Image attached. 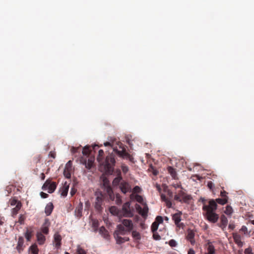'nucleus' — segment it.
<instances>
[{
	"label": "nucleus",
	"instance_id": "nucleus-14",
	"mask_svg": "<svg viewBox=\"0 0 254 254\" xmlns=\"http://www.w3.org/2000/svg\"><path fill=\"white\" fill-rule=\"evenodd\" d=\"M195 232L191 229H188L186 239L189 241L192 245H194L195 241L194 240Z\"/></svg>",
	"mask_w": 254,
	"mask_h": 254
},
{
	"label": "nucleus",
	"instance_id": "nucleus-59",
	"mask_svg": "<svg viewBox=\"0 0 254 254\" xmlns=\"http://www.w3.org/2000/svg\"><path fill=\"white\" fill-rule=\"evenodd\" d=\"M228 228L231 230H233L235 228V225L233 224H229Z\"/></svg>",
	"mask_w": 254,
	"mask_h": 254
},
{
	"label": "nucleus",
	"instance_id": "nucleus-26",
	"mask_svg": "<svg viewBox=\"0 0 254 254\" xmlns=\"http://www.w3.org/2000/svg\"><path fill=\"white\" fill-rule=\"evenodd\" d=\"M99 233L102 236H103L104 238L106 239H107L109 237L108 232L104 226H102L100 228Z\"/></svg>",
	"mask_w": 254,
	"mask_h": 254
},
{
	"label": "nucleus",
	"instance_id": "nucleus-20",
	"mask_svg": "<svg viewBox=\"0 0 254 254\" xmlns=\"http://www.w3.org/2000/svg\"><path fill=\"white\" fill-rule=\"evenodd\" d=\"M220 219H221V222H220V223L219 224V226L222 230H224V228H225L227 225L228 219H227V217L224 215H223L221 216Z\"/></svg>",
	"mask_w": 254,
	"mask_h": 254
},
{
	"label": "nucleus",
	"instance_id": "nucleus-11",
	"mask_svg": "<svg viewBox=\"0 0 254 254\" xmlns=\"http://www.w3.org/2000/svg\"><path fill=\"white\" fill-rule=\"evenodd\" d=\"M135 208L138 213L143 218H146L147 216L148 208L146 204H144L143 208H142L139 205L136 204Z\"/></svg>",
	"mask_w": 254,
	"mask_h": 254
},
{
	"label": "nucleus",
	"instance_id": "nucleus-40",
	"mask_svg": "<svg viewBox=\"0 0 254 254\" xmlns=\"http://www.w3.org/2000/svg\"><path fill=\"white\" fill-rule=\"evenodd\" d=\"M25 219V217L23 215L21 214L19 216V218H18V222L20 224H24Z\"/></svg>",
	"mask_w": 254,
	"mask_h": 254
},
{
	"label": "nucleus",
	"instance_id": "nucleus-52",
	"mask_svg": "<svg viewBox=\"0 0 254 254\" xmlns=\"http://www.w3.org/2000/svg\"><path fill=\"white\" fill-rule=\"evenodd\" d=\"M174 199L179 202L182 201V197L179 195L178 194L175 195Z\"/></svg>",
	"mask_w": 254,
	"mask_h": 254
},
{
	"label": "nucleus",
	"instance_id": "nucleus-24",
	"mask_svg": "<svg viewBox=\"0 0 254 254\" xmlns=\"http://www.w3.org/2000/svg\"><path fill=\"white\" fill-rule=\"evenodd\" d=\"M33 235V230L31 228L27 229L25 233V237L28 241H30Z\"/></svg>",
	"mask_w": 254,
	"mask_h": 254
},
{
	"label": "nucleus",
	"instance_id": "nucleus-15",
	"mask_svg": "<svg viewBox=\"0 0 254 254\" xmlns=\"http://www.w3.org/2000/svg\"><path fill=\"white\" fill-rule=\"evenodd\" d=\"M83 203L80 202L74 210V215L78 219L82 216Z\"/></svg>",
	"mask_w": 254,
	"mask_h": 254
},
{
	"label": "nucleus",
	"instance_id": "nucleus-4",
	"mask_svg": "<svg viewBox=\"0 0 254 254\" xmlns=\"http://www.w3.org/2000/svg\"><path fill=\"white\" fill-rule=\"evenodd\" d=\"M114 141L115 139L110 140L109 141L105 142L104 144L105 146L112 147L113 149V151L120 157L123 158H127L129 159L130 161H131L132 157L126 151V149L122 146V144L121 142H118L117 144L119 146V148L122 149V150H118L117 147H114Z\"/></svg>",
	"mask_w": 254,
	"mask_h": 254
},
{
	"label": "nucleus",
	"instance_id": "nucleus-28",
	"mask_svg": "<svg viewBox=\"0 0 254 254\" xmlns=\"http://www.w3.org/2000/svg\"><path fill=\"white\" fill-rule=\"evenodd\" d=\"M21 203H18L16 206L12 209V215H16L21 207Z\"/></svg>",
	"mask_w": 254,
	"mask_h": 254
},
{
	"label": "nucleus",
	"instance_id": "nucleus-53",
	"mask_svg": "<svg viewBox=\"0 0 254 254\" xmlns=\"http://www.w3.org/2000/svg\"><path fill=\"white\" fill-rule=\"evenodd\" d=\"M76 192V189H75L73 187L71 189V190L70 191V194L72 196L75 194Z\"/></svg>",
	"mask_w": 254,
	"mask_h": 254
},
{
	"label": "nucleus",
	"instance_id": "nucleus-56",
	"mask_svg": "<svg viewBox=\"0 0 254 254\" xmlns=\"http://www.w3.org/2000/svg\"><path fill=\"white\" fill-rule=\"evenodd\" d=\"M40 194H41V196L43 198H46L48 196V194H47L45 192H41Z\"/></svg>",
	"mask_w": 254,
	"mask_h": 254
},
{
	"label": "nucleus",
	"instance_id": "nucleus-17",
	"mask_svg": "<svg viewBox=\"0 0 254 254\" xmlns=\"http://www.w3.org/2000/svg\"><path fill=\"white\" fill-rule=\"evenodd\" d=\"M120 235H122L120 234H118L117 233V230L116 231H115V233H114V236L116 239L117 243L118 244H122L125 242L129 241V238H128V237L123 238V237H121Z\"/></svg>",
	"mask_w": 254,
	"mask_h": 254
},
{
	"label": "nucleus",
	"instance_id": "nucleus-19",
	"mask_svg": "<svg viewBox=\"0 0 254 254\" xmlns=\"http://www.w3.org/2000/svg\"><path fill=\"white\" fill-rule=\"evenodd\" d=\"M69 189V185L65 182L60 189V191L62 196L65 197L67 195Z\"/></svg>",
	"mask_w": 254,
	"mask_h": 254
},
{
	"label": "nucleus",
	"instance_id": "nucleus-5",
	"mask_svg": "<svg viewBox=\"0 0 254 254\" xmlns=\"http://www.w3.org/2000/svg\"><path fill=\"white\" fill-rule=\"evenodd\" d=\"M121 224L117 225V233L124 235L127 233L130 232L133 229V224L131 220L120 218Z\"/></svg>",
	"mask_w": 254,
	"mask_h": 254
},
{
	"label": "nucleus",
	"instance_id": "nucleus-30",
	"mask_svg": "<svg viewBox=\"0 0 254 254\" xmlns=\"http://www.w3.org/2000/svg\"><path fill=\"white\" fill-rule=\"evenodd\" d=\"M206 254H215L214 247L212 245H209L207 248V253Z\"/></svg>",
	"mask_w": 254,
	"mask_h": 254
},
{
	"label": "nucleus",
	"instance_id": "nucleus-61",
	"mask_svg": "<svg viewBox=\"0 0 254 254\" xmlns=\"http://www.w3.org/2000/svg\"><path fill=\"white\" fill-rule=\"evenodd\" d=\"M77 150V148H74V147H72L71 149V151L73 153H75Z\"/></svg>",
	"mask_w": 254,
	"mask_h": 254
},
{
	"label": "nucleus",
	"instance_id": "nucleus-12",
	"mask_svg": "<svg viewBox=\"0 0 254 254\" xmlns=\"http://www.w3.org/2000/svg\"><path fill=\"white\" fill-rule=\"evenodd\" d=\"M80 161L81 163L85 165V167L87 169H90L93 166V164L94 161V158L92 157H90L88 159V160H87L86 158H82L81 159Z\"/></svg>",
	"mask_w": 254,
	"mask_h": 254
},
{
	"label": "nucleus",
	"instance_id": "nucleus-25",
	"mask_svg": "<svg viewBox=\"0 0 254 254\" xmlns=\"http://www.w3.org/2000/svg\"><path fill=\"white\" fill-rule=\"evenodd\" d=\"M29 251L31 254H38L39 249L36 244L32 245L29 248Z\"/></svg>",
	"mask_w": 254,
	"mask_h": 254
},
{
	"label": "nucleus",
	"instance_id": "nucleus-18",
	"mask_svg": "<svg viewBox=\"0 0 254 254\" xmlns=\"http://www.w3.org/2000/svg\"><path fill=\"white\" fill-rule=\"evenodd\" d=\"M233 237L235 243L237 244L238 247H242L243 245V242L242 241L241 236L239 234L234 233Z\"/></svg>",
	"mask_w": 254,
	"mask_h": 254
},
{
	"label": "nucleus",
	"instance_id": "nucleus-63",
	"mask_svg": "<svg viewBox=\"0 0 254 254\" xmlns=\"http://www.w3.org/2000/svg\"><path fill=\"white\" fill-rule=\"evenodd\" d=\"M3 222L0 220V226L2 224Z\"/></svg>",
	"mask_w": 254,
	"mask_h": 254
},
{
	"label": "nucleus",
	"instance_id": "nucleus-49",
	"mask_svg": "<svg viewBox=\"0 0 254 254\" xmlns=\"http://www.w3.org/2000/svg\"><path fill=\"white\" fill-rule=\"evenodd\" d=\"M42 231L45 234H48L49 232V228L47 227H43L42 228Z\"/></svg>",
	"mask_w": 254,
	"mask_h": 254
},
{
	"label": "nucleus",
	"instance_id": "nucleus-64",
	"mask_svg": "<svg viewBox=\"0 0 254 254\" xmlns=\"http://www.w3.org/2000/svg\"><path fill=\"white\" fill-rule=\"evenodd\" d=\"M64 254H69V253H68V252H65V253H64Z\"/></svg>",
	"mask_w": 254,
	"mask_h": 254
},
{
	"label": "nucleus",
	"instance_id": "nucleus-7",
	"mask_svg": "<svg viewBox=\"0 0 254 254\" xmlns=\"http://www.w3.org/2000/svg\"><path fill=\"white\" fill-rule=\"evenodd\" d=\"M57 188V184L56 182H51L50 180H47L44 184L42 189L44 190H48V192L50 193H53Z\"/></svg>",
	"mask_w": 254,
	"mask_h": 254
},
{
	"label": "nucleus",
	"instance_id": "nucleus-42",
	"mask_svg": "<svg viewBox=\"0 0 254 254\" xmlns=\"http://www.w3.org/2000/svg\"><path fill=\"white\" fill-rule=\"evenodd\" d=\"M122 170L124 173L126 174L128 171V167L125 164L121 166Z\"/></svg>",
	"mask_w": 254,
	"mask_h": 254
},
{
	"label": "nucleus",
	"instance_id": "nucleus-10",
	"mask_svg": "<svg viewBox=\"0 0 254 254\" xmlns=\"http://www.w3.org/2000/svg\"><path fill=\"white\" fill-rule=\"evenodd\" d=\"M72 171V163L71 160L68 161L65 165L64 175L67 179H69L71 177V173Z\"/></svg>",
	"mask_w": 254,
	"mask_h": 254
},
{
	"label": "nucleus",
	"instance_id": "nucleus-32",
	"mask_svg": "<svg viewBox=\"0 0 254 254\" xmlns=\"http://www.w3.org/2000/svg\"><path fill=\"white\" fill-rule=\"evenodd\" d=\"M158 223L157 222H154L151 225V229L153 233L155 232L158 228Z\"/></svg>",
	"mask_w": 254,
	"mask_h": 254
},
{
	"label": "nucleus",
	"instance_id": "nucleus-43",
	"mask_svg": "<svg viewBox=\"0 0 254 254\" xmlns=\"http://www.w3.org/2000/svg\"><path fill=\"white\" fill-rule=\"evenodd\" d=\"M76 254H86V252L81 248H78Z\"/></svg>",
	"mask_w": 254,
	"mask_h": 254
},
{
	"label": "nucleus",
	"instance_id": "nucleus-33",
	"mask_svg": "<svg viewBox=\"0 0 254 254\" xmlns=\"http://www.w3.org/2000/svg\"><path fill=\"white\" fill-rule=\"evenodd\" d=\"M233 209L231 206L228 205L226 207L224 212L227 215H231L233 213Z\"/></svg>",
	"mask_w": 254,
	"mask_h": 254
},
{
	"label": "nucleus",
	"instance_id": "nucleus-41",
	"mask_svg": "<svg viewBox=\"0 0 254 254\" xmlns=\"http://www.w3.org/2000/svg\"><path fill=\"white\" fill-rule=\"evenodd\" d=\"M168 244L171 247H175L177 245V242L174 239H171L168 242Z\"/></svg>",
	"mask_w": 254,
	"mask_h": 254
},
{
	"label": "nucleus",
	"instance_id": "nucleus-38",
	"mask_svg": "<svg viewBox=\"0 0 254 254\" xmlns=\"http://www.w3.org/2000/svg\"><path fill=\"white\" fill-rule=\"evenodd\" d=\"M89 153H90V149H89V147H85L84 148H83L82 154L84 155H85V156L88 155L89 154Z\"/></svg>",
	"mask_w": 254,
	"mask_h": 254
},
{
	"label": "nucleus",
	"instance_id": "nucleus-31",
	"mask_svg": "<svg viewBox=\"0 0 254 254\" xmlns=\"http://www.w3.org/2000/svg\"><path fill=\"white\" fill-rule=\"evenodd\" d=\"M191 199V197L190 195L187 194L186 193L182 197V201L185 203L188 202Z\"/></svg>",
	"mask_w": 254,
	"mask_h": 254
},
{
	"label": "nucleus",
	"instance_id": "nucleus-44",
	"mask_svg": "<svg viewBox=\"0 0 254 254\" xmlns=\"http://www.w3.org/2000/svg\"><path fill=\"white\" fill-rule=\"evenodd\" d=\"M135 199L139 203H142L143 201L142 197L141 195L138 194L135 195Z\"/></svg>",
	"mask_w": 254,
	"mask_h": 254
},
{
	"label": "nucleus",
	"instance_id": "nucleus-48",
	"mask_svg": "<svg viewBox=\"0 0 254 254\" xmlns=\"http://www.w3.org/2000/svg\"><path fill=\"white\" fill-rule=\"evenodd\" d=\"M172 186L175 189L181 188V189H183L181 183H174L172 185Z\"/></svg>",
	"mask_w": 254,
	"mask_h": 254
},
{
	"label": "nucleus",
	"instance_id": "nucleus-55",
	"mask_svg": "<svg viewBox=\"0 0 254 254\" xmlns=\"http://www.w3.org/2000/svg\"><path fill=\"white\" fill-rule=\"evenodd\" d=\"M50 157H52L53 158H55L56 156V153L54 151H51L49 155Z\"/></svg>",
	"mask_w": 254,
	"mask_h": 254
},
{
	"label": "nucleus",
	"instance_id": "nucleus-3",
	"mask_svg": "<svg viewBox=\"0 0 254 254\" xmlns=\"http://www.w3.org/2000/svg\"><path fill=\"white\" fill-rule=\"evenodd\" d=\"M114 187L119 186L121 192L124 194L131 192V187L129 183L123 180L121 172H119L118 176L113 181Z\"/></svg>",
	"mask_w": 254,
	"mask_h": 254
},
{
	"label": "nucleus",
	"instance_id": "nucleus-6",
	"mask_svg": "<svg viewBox=\"0 0 254 254\" xmlns=\"http://www.w3.org/2000/svg\"><path fill=\"white\" fill-rule=\"evenodd\" d=\"M164 191L166 192L168 196H166L165 194H161V199L162 201L165 202L166 206L168 208H171L172 205L171 200L173 197V193L171 190H169L168 188L165 189Z\"/></svg>",
	"mask_w": 254,
	"mask_h": 254
},
{
	"label": "nucleus",
	"instance_id": "nucleus-60",
	"mask_svg": "<svg viewBox=\"0 0 254 254\" xmlns=\"http://www.w3.org/2000/svg\"><path fill=\"white\" fill-rule=\"evenodd\" d=\"M45 178V174L42 173L41 174V179L42 180H44Z\"/></svg>",
	"mask_w": 254,
	"mask_h": 254
},
{
	"label": "nucleus",
	"instance_id": "nucleus-57",
	"mask_svg": "<svg viewBox=\"0 0 254 254\" xmlns=\"http://www.w3.org/2000/svg\"><path fill=\"white\" fill-rule=\"evenodd\" d=\"M93 225L94 227L97 228L99 226V222L98 221L94 220L93 222Z\"/></svg>",
	"mask_w": 254,
	"mask_h": 254
},
{
	"label": "nucleus",
	"instance_id": "nucleus-54",
	"mask_svg": "<svg viewBox=\"0 0 254 254\" xmlns=\"http://www.w3.org/2000/svg\"><path fill=\"white\" fill-rule=\"evenodd\" d=\"M186 193L181 189L180 190H179L178 192V195H179L181 197L184 196Z\"/></svg>",
	"mask_w": 254,
	"mask_h": 254
},
{
	"label": "nucleus",
	"instance_id": "nucleus-2",
	"mask_svg": "<svg viewBox=\"0 0 254 254\" xmlns=\"http://www.w3.org/2000/svg\"><path fill=\"white\" fill-rule=\"evenodd\" d=\"M104 154V153L103 150H99L97 160L101 164L102 163L104 171L106 172L111 173L113 171V168L116 163L115 155L112 153L109 154L107 156L105 162H103Z\"/></svg>",
	"mask_w": 254,
	"mask_h": 254
},
{
	"label": "nucleus",
	"instance_id": "nucleus-47",
	"mask_svg": "<svg viewBox=\"0 0 254 254\" xmlns=\"http://www.w3.org/2000/svg\"><path fill=\"white\" fill-rule=\"evenodd\" d=\"M227 192L226 191L223 190L220 192V196L222 197V198H227L228 199V197L227 196Z\"/></svg>",
	"mask_w": 254,
	"mask_h": 254
},
{
	"label": "nucleus",
	"instance_id": "nucleus-23",
	"mask_svg": "<svg viewBox=\"0 0 254 254\" xmlns=\"http://www.w3.org/2000/svg\"><path fill=\"white\" fill-rule=\"evenodd\" d=\"M24 244V239L23 237H20L18 239L16 249L19 252L23 250V246Z\"/></svg>",
	"mask_w": 254,
	"mask_h": 254
},
{
	"label": "nucleus",
	"instance_id": "nucleus-58",
	"mask_svg": "<svg viewBox=\"0 0 254 254\" xmlns=\"http://www.w3.org/2000/svg\"><path fill=\"white\" fill-rule=\"evenodd\" d=\"M188 254H195V252L192 249H190L188 251Z\"/></svg>",
	"mask_w": 254,
	"mask_h": 254
},
{
	"label": "nucleus",
	"instance_id": "nucleus-45",
	"mask_svg": "<svg viewBox=\"0 0 254 254\" xmlns=\"http://www.w3.org/2000/svg\"><path fill=\"white\" fill-rule=\"evenodd\" d=\"M153 239L155 240H159L161 239L160 236L156 232L153 233Z\"/></svg>",
	"mask_w": 254,
	"mask_h": 254
},
{
	"label": "nucleus",
	"instance_id": "nucleus-13",
	"mask_svg": "<svg viewBox=\"0 0 254 254\" xmlns=\"http://www.w3.org/2000/svg\"><path fill=\"white\" fill-rule=\"evenodd\" d=\"M181 214L182 213L180 212L179 213L174 214L172 216V219L174 221L175 224L179 228L183 227L184 226L183 223H180L181 221Z\"/></svg>",
	"mask_w": 254,
	"mask_h": 254
},
{
	"label": "nucleus",
	"instance_id": "nucleus-1",
	"mask_svg": "<svg viewBox=\"0 0 254 254\" xmlns=\"http://www.w3.org/2000/svg\"><path fill=\"white\" fill-rule=\"evenodd\" d=\"M227 202V198H218L216 199L209 200L208 204H204L202 207V210L204 211V216L209 222L216 223L219 219L218 215L215 213V210L217 208V203L224 205Z\"/></svg>",
	"mask_w": 254,
	"mask_h": 254
},
{
	"label": "nucleus",
	"instance_id": "nucleus-16",
	"mask_svg": "<svg viewBox=\"0 0 254 254\" xmlns=\"http://www.w3.org/2000/svg\"><path fill=\"white\" fill-rule=\"evenodd\" d=\"M54 245L55 247L59 249L61 248L62 243V237L58 233L55 234L54 236Z\"/></svg>",
	"mask_w": 254,
	"mask_h": 254
},
{
	"label": "nucleus",
	"instance_id": "nucleus-22",
	"mask_svg": "<svg viewBox=\"0 0 254 254\" xmlns=\"http://www.w3.org/2000/svg\"><path fill=\"white\" fill-rule=\"evenodd\" d=\"M36 237L39 245H43L45 243L46 238L41 232H38Z\"/></svg>",
	"mask_w": 254,
	"mask_h": 254
},
{
	"label": "nucleus",
	"instance_id": "nucleus-9",
	"mask_svg": "<svg viewBox=\"0 0 254 254\" xmlns=\"http://www.w3.org/2000/svg\"><path fill=\"white\" fill-rule=\"evenodd\" d=\"M122 211L123 216L127 217H131L133 216V213L130 209V203L127 202L123 205Z\"/></svg>",
	"mask_w": 254,
	"mask_h": 254
},
{
	"label": "nucleus",
	"instance_id": "nucleus-37",
	"mask_svg": "<svg viewBox=\"0 0 254 254\" xmlns=\"http://www.w3.org/2000/svg\"><path fill=\"white\" fill-rule=\"evenodd\" d=\"M140 191V188L137 186L134 187L132 190L131 189V192H132L133 193H139Z\"/></svg>",
	"mask_w": 254,
	"mask_h": 254
},
{
	"label": "nucleus",
	"instance_id": "nucleus-8",
	"mask_svg": "<svg viewBox=\"0 0 254 254\" xmlns=\"http://www.w3.org/2000/svg\"><path fill=\"white\" fill-rule=\"evenodd\" d=\"M104 199V196L101 192L99 194H97L94 205L95 209L97 210L100 211L102 210V205L103 204Z\"/></svg>",
	"mask_w": 254,
	"mask_h": 254
},
{
	"label": "nucleus",
	"instance_id": "nucleus-36",
	"mask_svg": "<svg viewBox=\"0 0 254 254\" xmlns=\"http://www.w3.org/2000/svg\"><path fill=\"white\" fill-rule=\"evenodd\" d=\"M110 211L111 213L114 215H119V213H118L119 211H118V209L115 206L111 207L110 209Z\"/></svg>",
	"mask_w": 254,
	"mask_h": 254
},
{
	"label": "nucleus",
	"instance_id": "nucleus-46",
	"mask_svg": "<svg viewBox=\"0 0 254 254\" xmlns=\"http://www.w3.org/2000/svg\"><path fill=\"white\" fill-rule=\"evenodd\" d=\"M163 221V218L160 216H158L156 217L155 222H157L159 224V223H162Z\"/></svg>",
	"mask_w": 254,
	"mask_h": 254
},
{
	"label": "nucleus",
	"instance_id": "nucleus-21",
	"mask_svg": "<svg viewBox=\"0 0 254 254\" xmlns=\"http://www.w3.org/2000/svg\"><path fill=\"white\" fill-rule=\"evenodd\" d=\"M54 209V205L52 202L48 203L46 206L45 212L47 216H49L52 213Z\"/></svg>",
	"mask_w": 254,
	"mask_h": 254
},
{
	"label": "nucleus",
	"instance_id": "nucleus-34",
	"mask_svg": "<svg viewBox=\"0 0 254 254\" xmlns=\"http://www.w3.org/2000/svg\"><path fill=\"white\" fill-rule=\"evenodd\" d=\"M106 191H107L108 194L111 198L113 195V190L110 186H107Z\"/></svg>",
	"mask_w": 254,
	"mask_h": 254
},
{
	"label": "nucleus",
	"instance_id": "nucleus-27",
	"mask_svg": "<svg viewBox=\"0 0 254 254\" xmlns=\"http://www.w3.org/2000/svg\"><path fill=\"white\" fill-rule=\"evenodd\" d=\"M167 170L172 178L175 179L177 177V174L175 169L170 166L168 167Z\"/></svg>",
	"mask_w": 254,
	"mask_h": 254
},
{
	"label": "nucleus",
	"instance_id": "nucleus-62",
	"mask_svg": "<svg viewBox=\"0 0 254 254\" xmlns=\"http://www.w3.org/2000/svg\"><path fill=\"white\" fill-rule=\"evenodd\" d=\"M153 174H154V175H157V174H158V172H157V171H156V170H154V171H153Z\"/></svg>",
	"mask_w": 254,
	"mask_h": 254
},
{
	"label": "nucleus",
	"instance_id": "nucleus-35",
	"mask_svg": "<svg viewBox=\"0 0 254 254\" xmlns=\"http://www.w3.org/2000/svg\"><path fill=\"white\" fill-rule=\"evenodd\" d=\"M207 187L209 188V189L212 191L213 192L214 191V184H213V183L211 181H208L207 182Z\"/></svg>",
	"mask_w": 254,
	"mask_h": 254
},
{
	"label": "nucleus",
	"instance_id": "nucleus-51",
	"mask_svg": "<svg viewBox=\"0 0 254 254\" xmlns=\"http://www.w3.org/2000/svg\"><path fill=\"white\" fill-rule=\"evenodd\" d=\"M240 231L243 232L245 234H246L248 232V229L245 226H243Z\"/></svg>",
	"mask_w": 254,
	"mask_h": 254
},
{
	"label": "nucleus",
	"instance_id": "nucleus-29",
	"mask_svg": "<svg viewBox=\"0 0 254 254\" xmlns=\"http://www.w3.org/2000/svg\"><path fill=\"white\" fill-rule=\"evenodd\" d=\"M132 237L136 240H139L140 239V235L139 232L136 231H132Z\"/></svg>",
	"mask_w": 254,
	"mask_h": 254
},
{
	"label": "nucleus",
	"instance_id": "nucleus-50",
	"mask_svg": "<svg viewBox=\"0 0 254 254\" xmlns=\"http://www.w3.org/2000/svg\"><path fill=\"white\" fill-rule=\"evenodd\" d=\"M245 254H253L252 253V249L250 248H247L245 251Z\"/></svg>",
	"mask_w": 254,
	"mask_h": 254
},
{
	"label": "nucleus",
	"instance_id": "nucleus-39",
	"mask_svg": "<svg viewBox=\"0 0 254 254\" xmlns=\"http://www.w3.org/2000/svg\"><path fill=\"white\" fill-rule=\"evenodd\" d=\"M18 203H21L19 201H18L15 198H13L10 200V203L11 206H16Z\"/></svg>",
	"mask_w": 254,
	"mask_h": 254
}]
</instances>
